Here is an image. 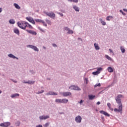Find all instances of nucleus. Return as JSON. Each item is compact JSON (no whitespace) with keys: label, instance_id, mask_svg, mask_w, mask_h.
<instances>
[{"label":"nucleus","instance_id":"obj_26","mask_svg":"<svg viewBox=\"0 0 127 127\" xmlns=\"http://www.w3.org/2000/svg\"><path fill=\"white\" fill-rule=\"evenodd\" d=\"M26 18L27 20H28V21H29V22H32V19L31 18V17H27Z\"/></svg>","mask_w":127,"mask_h":127},{"label":"nucleus","instance_id":"obj_43","mask_svg":"<svg viewBox=\"0 0 127 127\" xmlns=\"http://www.w3.org/2000/svg\"><path fill=\"white\" fill-rule=\"evenodd\" d=\"M120 12L122 13V14H123V15H126V13H124L123 10H120Z\"/></svg>","mask_w":127,"mask_h":127},{"label":"nucleus","instance_id":"obj_32","mask_svg":"<svg viewBox=\"0 0 127 127\" xmlns=\"http://www.w3.org/2000/svg\"><path fill=\"white\" fill-rule=\"evenodd\" d=\"M46 21L48 23V24H50V25H51V21L48 20V19H46Z\"/></svg>","mask_w":127,"mask_h":127},{"label":"nucleus","instance_id":"obj_44","mask_svg":"<svg viewBox=\"0 0 127 127\" xmlns=\"http://www.w3.org/2000/svg\"><path fill=\"white\" fill-rule=\"evenodd\" d=\"M16 126H17L18 127V126H19V125H20V123H19V122H17L16 123Z\"/></svg>","mask_w":127,"mask_h":127},{"label":"nucleus","instance_id":"obj_18","mask_svg":"<svg viewBox=\"0 0 127 127\" xmlns=\"http://www.w3.org/2000/svg\"><path fill=\"white\" fill-rule=\"evenodd\" d=\"M4 123V127H7L10 126V123L9 122H5Z\"/></svg>","mask_w":127,"mask_h":127},{"label":"nucleus","instance_id":"obj_37","mask_svg":"<svg viewBox=\"0 0 127 127\" xmlns=\"http://www.w3.org/2000/svg\"><path fill=\"white\" fill-rule=\"evenodd\" d=\"M69 89L70 90H74V85H71L70 86H69Z\"/></svg>","mask_w":127,"mask_h":127},{"label":"nucleus","instance_id":"obj_27","mask_svg":"<svg viewBox=\"0 0 127 127\" xmlns=\"http://www.w3.org/2000/svg\"><path fill=\"white\" fill-rule=\"evenodd\" d=\"M23 83H24V84H32V81H24L23 82Z\"/></svg>","mask_w":127,"mask_h":127},{"label":"nucleus","instance_id":"obj_49","mask_svg":"<svg viewBox=\"0 0 127 127\" xmlns=\"http://www.w3.org/2000/svg\"><path fill=\"white\" fill-rule=\"evenodd\" d=\"M27 47H30V48H32V45H28Z\"/></svg>","mask_w":127,"mask_h":127},{"label":"nucleus","instance_id":"obj_11","mask_svg":"<svg viewBox=\"0 0 127 127\" xmlns=\"http://www.w3.org/2000/svg\"><path fill=\"white\" fill-rule=\"evenodd\" d=\"M94 47L96 50H100V47L99 46V45L98 44L94 43Z\"/></svg>","mask_w":127,"mask_h":127},{"label":"nucleus","instance_id":"obj_47","mask_svg":"<svg viewBox=\"0 0 127 127\" xmlns=\"http://www.w3.org/2000/svg\"><path fill=\"white\" fill-rule=\"evenodd\" d=\"M27 31L29 32V33H31V34H32V30H28Z\"/></svg>","mask_w":127,"mask_h":127},{"label":"nucleus","instance_id":"obj_31","mask_svg":"<svg viewBox=\"0 0 127 127\" xmlns=\"http://www.w3.org/2000/svg\"><path fill=\"white\" fill-rule=\"evenodd\" d=\"M102 25H106V22H105V21H103V19H100Z\"/></svg>","mask_w":127,"mask_h":127},{"label":"nucleus","instance_id":"obj_48","mask_svg":"<svg viewBox=\"0 0 127 127\" xmlns=\"http://www.w3.org/2000/svg\"><path fill=\"white\" fill-rule=\"evenodd\" d=\"M59 14H60V15H61V16H64V15H63V13H59Z\"/></svg>","mask_w":127,"mask_h":127},{"label":"nucleus","instance_id":"obj_33","mask_svg":"<svg viewBox=\"0 0 127 127\" xmlns=\"http://www.w3.org/2000/svg\"><path fill=\"white\" fill-rule=\"evenodd\" d=\"M67 33H68V34H73V33H74V32L72 30L69 29Z\"/></svg>","mask_w":127,"mask_h":127},{"label":"nucleus","instance_id":"obj_40","mask_svg":"<svg viewBox=\"0 0 127 127\" xmlns=\"http://www.w3.org/2000/svg\"><path fill=\"white\" fill-rule=\"evenodd\" d=\"M42 23H43V25L44 26H47V24L45 23V22L43 21V22H42Z\"/></svg>","mask_w":127,"mask_h":127},{"label":"nucleus","instance_id":"obj_10","mask_svg":"<svg viewBox=\"0 0 127 127\" xmlns=\"http://www.w3.org/2000/svg\"><path fill=\"white\" fill-rule=\"evenodd\" d=\"M17 97H19V94L15 93L11 95V98H12V99H15Z\"/></svg>","mask_w":127,"mask_h":127},{"label":"nucleus","instance_id":"obj_9","mask_svg":"<svg viewBox=\"0 0 127 127\" xmlns=\"http://www.w3.org/2000/svg\"><path fill=\"white\" fill-rule=\"evenodd\" d=\"M49 119V116H42L40 117V119L41 120H47Z\"/></svg>","mask_w":127,"mask_h":127},{"label":"nucleus","instance_id":"obj_38","mask_svg":"<svg viewBox=\"0 0 127 127\" xmlns=\"http://www.w3.org/2000/svg\"><path fill=\"white\" fill-rule=\"evenodd\" d=\"M92 74H93V75H99V73H98V72L97 71L92 72Z\"/></svg>","mask_w":127,"mask_h":127},{"label":"nucleus","instance_id":"obj_3","mask_svg":"<svg viewBox=\"0 0 127 127\" xmlns=\"http://www.w3.org/2000/svg\"><path fill=\"white\" fill-rule=\"evenodd\" d=\"M45 14H46V15H47L48 16H49L51 18H54V17H55L56 16L55 13H54L53 12H45Z\"/></svg>","mask_w":127,"mask_h":127},{"label":"nucleus","instance_id":"obj_24","mask_svg":"<svg viewBox=\"0 0 127 127\" xmlns=\"http://www.w3.org/2000/svg\"><path fill=\"white\" fill-rule=\"evenodd\" d=\"M9 22L11 24H14V23H15V21H14V20L13 19H10Z\"/></svg>","mask_w":127,"mask_h":127},{"label":"nucleus","instance_id":"obj_25","mask_svg":"<svg viewBox=\"0 0 127 127\" xmlns=\"http://www.w3.org/2000/svg\"><path fill=\"white\" fill-rule=\"evenodd\" d=\"M73 8L75 11H79L80 10L79 7H77V6H73Z\"/></svg>","mask_w":127,"mask_h":127},{"label":"nucleus","instance_id":"obj_19","mask_svg":"<svg viewBox=\"0 0 127 127\" xmlns=\"http://www.w3.org/2000/svg\"><path fill=\"white\" fill-rule=\"evenodd\" d=\"M101 71H103V68L99 67V68H97V70L96 71L98 72V74H100L101 73Z\"/></svg>","mask_w":127,"mask_h":127},{"label":"nucleus","instance_id":"obj_13","mask_svg":"<svg viewBox=\"0 0 127 127\" xmlns=\"http://www.w3.org/2000/svg\"><path fill=\"white\" fill-rule=\"evenodd\" d=\"M14 33H16V34L19 35V30H18V29L17 28L14 29Z\"/></svg>","mask_w":127,"mask_h":127},{"label":"nucleus","instance_id":"obj_8","mask_svg":"<svg viewBox=\"0 0 127 127\" xmlns=\"http://www.w3.org/2000/svg\"><path fill=\"white\" fill-rule=\"evenodd\" d=\"M100 113L102 114V115H104V116H106V117H110V114L103 110L100 111Z\"/></svg>","mask_w":127,"mask_h":127},{"label":"nucleus","instance_id":"obj_57","mask_svg":"<svg viewBox=\"0 0 127 127\" xmlns=\"http://www.w3.org/2000/svg\"><path fill=\"white\" fill-rule=\"evenodd\" d=\"M1 11H2V8H0V13L1 12Z\"/></svg>","mask_w":127,"mask_h":127},{"label":"nucleus","instance_id":"obj_28","mask_svg":"<svg viewBox=\"0 0 127 127\" xmlns=\"http://www.w3.org/2000/svg\"><path fill=\"white\" fill-rule=\"evenodd\" d=\"M32 49L35 50V51H39V49L38 48H37V47L34 46H32Z\"/></svg>","mask_w":127,"mask_h":127},{"label":"nucleus","instance_id":"obj_50","mask_svg":"<svg viewBox=\"0 0 127 127\" xmlns=\"http://www.w3.org/2000/svg\"><path fill=\"white\" fill-rule=\"evenodd\" d=\"M53 46L54 47H57V45H56V44H53Z\"/></svg>","mask_w":127,"mask_h":127},{"label":"nucleus","instance_id":"obj_53","mask_svg":"<svg viewBox=\"0 0 127 127\" xmlns=\"http://www.w3.org/2000/svg\"><path fill=\"white\" fill-rule=\"evenodd\" d=\"M109 51L110 52H111V53H113V50H112V49H109Z\"/></svg>","mask_w":127,"mask_h":127},{"label":"nucleus","instance_id":"obj_23","mask_svg":"<svg viewBox=\"0 0 127 127\" xmlns=\"http://www.w3.org/2000/svg\"><path fill=\"white\" fill-rule=\"evenodd\" d=\"M107 106H108L109 109H110V110H111V111H114V108H111V103H107Z\"/></svg>","mask_w":127,"mask_h":127},{"label":"nucleus","instance_id":"obj_15","mask_svg":"<svg viewBox=\"0 0 127 127\" xmlns=\"http://www.w3.org/2000/svg\"><path fill=\"white\" fill-rule=\"evenodd\" d=\"M96 96L93 95H88V98L90 100H93L94 98H95Z\"/></svg>","mask_w":127,"mask_h":127},{"label":"nucleus","instance_id":"obj_21","mask_svg":"<svg viewBox=\"0 0 127 127\" xmlns=\"http://www.w3.org/2000/svg\"><path fill=\"white\" fill-rule=\"evenodd\" d=\"M14 6L17 9H20V6H19V5H18V4L15 3H14Z\"/></svg>","mask_w":127,"mask_h":127},{"label":"nucleus","instance_id":"obj_34","mask_svg":"<svg viewBox=\"0 0 127 127\" xmlns=\"http://www.w3.org/2000/svg\"><path fill=\"white\" fill-rule=\"evenodd\" d=\"M68 1H70L71 2H78V0H67Z\"/></svg>","mask_w":127,"mask_h":127},{"label":"nucleus","instance_id":"obj_42","mask_svg":"<svg viewBox=\"0 0 127 127\" xmlns=\"http://www.w3.org/2000/svg\"><path fill=\"white\" fill-rule=\"evenodd\" d=\"M0 127H4V123L0 124Z\"/></svg>","mask_w":127,"mask_h":127},{"label":"nucleus","instance_id":"obj_14","mask_svg":"<svg viewBox=\"0 0 127 127\" xmlns=\"http://www.w3.org/2000/svg\"><path fill=\"white\" fill-rule=\"evenodd\" d=\"M107 70L108 72H110V73L114 72V69L111 66L108 67Z\"/></svg>","mask_w":127,"mask_h":127},{"label":"nucleus","instance_id":"obj_29","mask_svg":"<svg viewBox=\"0 0 127 127\" xmlns=\"http://www.w3.org/2000/svg\"><path fill=\"white\" fill-rule=\"evenodd\" d=\"M121 50L122 52V53H125L126 52V49L123 47H121Z\"/></svg>","mask_w":127,"mask_h":127},{"label":"nucleus","instance_id":"obj_5","mask_svg":"<svg viewBox=\"0 0 127 127\" xmlns=\"http://www.w3.org/2000/svg\"><path fill=\"white\" fill-rule=\"evenodd\" d=\"M75 122H76V123L80 124V123H81V122H82V117L80 116H77L76 118H75Z\"/></svg>","mask_w":127,"mask_h":127},{"label":"nucleus","instance_id":"obj_6","mask_svg":"<svg viewBox=\"0 0 127 127\" xmlns=\"http://www.w3.org/2000/svg\"><path fill=\"white\" fill-rule=\"evenodd\" d=\"M62 95H63L64 97H68V96H71L72 93L70 92H65L62 93Z\"/></svg>","mask_w":127,"mask_h":127},{"label":"nucleus","instance_id":"obj_16","mask_svg":"<svg viewBox=\"0 0 127 127\" xmlns=\"http://www.w3.org/2000/svg\"><path fill=\"white\" fill-rule=\"evenodd\" d=\"M8 57H10V58H13V59H15L16 57L15 56H13V55L10 54L8 55ZM16 59H18L17 58H16Z\"/></svg>","mask_w":127,"mask_h":127},{"label":"nucleus","instance_id":"obj_41","mask_svg":"<svg viewBox=\"0 0 127 127\" xmlns=\"http://www.w3.org/2000/svg\"><path fill=\"white\" fill-rule=\"evenodd\" d=\"M44 92V90H41L40 92H38L37 94H42V93Z\"/></svg>","mask_w":127,"mask_h":127},{"label":"nucleus","instance_id":"obj_36","mask_svg":"<svg viewBox=\"0 0 127 127\" xmlns=\"http://www.w3.org/2000/svg\"><path fill=\"white\" fill-rule=\"evenodd\" d=\"M101 86V83H99L94 85V88H97V87H100Z\"/></svg>","mask_w":127,"mask_h":127},{"label":"nucleus","instance_id":"obj_4","mask_svg":"<svg viewBox=\"0 0 127 127\" xmlns=\"http://www.w3.org/2000/svg\"><path fill=\"white\" fill-rule=\"evenodd\" d=\"M123 111V105H119V109L115 108L114 109V112H118V113H120V112H122Z\"/></svg>","mask_w":127,"mask_h":127},{"label":"nucleus","instance_id":"obj_52","mask_svg":"<svg viewBox=\"0 0 127 127\" xmlns=\"http://www.w3.org/2000/svg\"><path fill=\"white\" fill-rule=\"evenodd\" d=\"M85 81L86 82V84H88V78H85Z\"/></svg>","mask_w":127,"mask_h":127},{"label":"nucleus","instance_id":"obj_39","mask_svg":"<svg viewBox=\"0 0 127 127\" xmlns=\"http://www.w3.org/2000/svg\"><path fill=\"white\" fill-rule=\"evenodd\" d=\"M49 126V123H46V124L44 125V127H48Z\"/></svg>","mask_w":127,"mask_h":127},{"label":"nucleus","instance_id":"obj_56","mask_svg":"<svg viewBox=\"0 0 127 127\" xmlns=\"http://www.w3.org/2000/svg\"><path fill=\"white\" fill-rule=\"evenodd\" d=\"M83 103V100H81L79 102L80 104H82Z\"/></svg>","mask_w":127,"mask_h":127},{"label":"nucleus","instance_id":"obj_51","mask_svg":"<svg viewBox=\"0 0 127 127\" xmlns=\"http://www.w3.org/2000/svg\"><path fill=\"white\" fill-rule=\"evenodd\" d=\"M36 127H42V125H39L36 126Z\"/></svg>","mask_w":127,"mask_h":127},{"label":"nucleus","instance_id":"obj_54","mask_svg":"<svg viewBox=\"0 0 127 127\" xmlns=\"http://www.w3.org/2000/svg\"><path fill=\"white\" fill-rule=\"evenodd\" d=\"M101 104V102L98 101L97 103V105H99Z\"/></svg>","mask_w":127,"mask_h":127},{"label":"nucleus","instance_id":"obj_45","mask_svg":"<svg viewBox=\"0 0 127 127\" xmlns=\"http://www.w3.org/2000/svg\"><path fill=\"white\" fill-rule=\"evenodd\" d=\"M64 29L65 30H67V31H68L70 29H69V28H68L67 27H66L64 28Z\"/></svg>","mask_w":127,"mask_h":127},{"label":"nucleus","instance_id":"obj_2","mask_svg":"<svg viewBox=\"0 0 127 127\" xmlns=\"http://www.w3.org/2000/svg\"><path fill=\"white\" fill-rule=\"evenodd\" d=\"M122 98H123V95H122L121 94L117 96V97L116 98V102H117V103H118L119 106H120L121 105H123V104H122V100H121V99H122Z\"/></svg>","mask_w":127,"mask_h":127},{"label":"nucleus","instance_id":"obj_12","mask_svg":"<svg viewBox=\"0 0 127 127\" xmlns=\"http://www.w3.org/2000/svg\"><path fill=\"white\" fill-rule=\"evenodd\" d=\"M68 102V99H62V103L63 104H67Z\"/></svg>","mask_w":127,"mask_h":127},{"label":"nucleus","instance_id":"obj_58","mask_svg":"<svg viewBox=\"0 0 127 127\" xmlns=\"http://www.w3.org/2000/svg\"><path fill=\"white\" fill-rule=\"evenodd\" d=\"M123 10H124V11H127V9L126 8L123 9Z\"/></svg>","mask_w":127,"mask_h":127},{"label":"nucleus","instance_id":"obj_55","mask_svg":"<svg viewBox=\"0 0 127 127\" xmlns=\"http://www.w3.org/2000/svg\"><path fill=\"white\" fill-rule=\"evenodd\" d=\"M32 24H35V21H34L33 20H32Z\"/></svg>","mask_w":127,"mask_h":127},{"label":"nucleus","instance_id":"obj_30","mask_svg":"<svg viewBox=\"0 0 127 127\" xmlns=\"http://www.w3.org/2000/svg\"><path fill=\"white\" fill-rule=\"evenodd\" d=\"M112 18H113V16H108L107 17L106 19H107V20L110 21V20H111V19H112Z\"/></svg>","mask_w":127,"mask_h":127},{"label":"nucleus","instance_id":"obj_22","mask_svg":"<svg viewBox=\"0 0 127 127\" xmlns=\"http://www.w3.org/2000/svg\"><path fill=\"white\" fill-rule=\"evenodd\" d=\"M74 90H75L76 91H80L81 90V89H80V88H79V87H78V86H75L74 85Z\"/></svg>","mask_w":127,"mask_h":127},{"label":"nucleus","instance_id":"obj_60","mask_svg":"<svg viewBox=\"0 0 127 127\" xmlns=\"http://www.w3.org/2000/svg\"><path fill=\"white\" fill-rule=\"evenodd\" d=\"M0 94H1V91L0 90Z\"/></svg>","mask_w":127,"mask_h":127},{"label":"nucleus","instance_id":"obj_1","mask_svg":"<svg viewBox=\"0 0 127 127\" xmlns=\"http://www.w3.org/2000/svg\"><path fill=\"white\" fill-rule=\"evenodd\" d=\"M17 24L19 27L22 29H25L26 27H28V28H32V26L25 21L18 22Z\"/></svg>","mask_w":127,"mask_h":127},{"label":"nucleus","instance_id":"obj_7","mask_svg":"<svg viewBox=\"0 0 127 127\" xmlns=\"http://www.w3.org/2000/svg\"><path fill=\"white\" fill-rule=\"evenodd\" d=\"M47 96H50V95H55L57 96L58 94L56 92H54L53 91H49L47 94H46Z\"/></svg>","mask_w":127,"mask_h":127},{"label":"nucleus","instance_id":"obj_17","mask_svg":"<svg viewBox=\"0 0 127 127\" xmlns=\"http://www.w3.org/2000/svg\"><path fill=\"white\" fill-rule=\"evenodd\" d=\"M105 57L107 59H108V60H109L110 61H113V59H112V58H111L108 55H106Z\"/></svg>","mask_w":127,"mask_h":127},{"label":"nucleus","instance_id":"obj_35","mask_svg":"<svg viewBox=\"0 0 127 127\" xmlns=\"http://www.w3.org/2000/svg\"><path fill=\"white\" fill-rule=\"evenodd\" d=\"M35 21H36V22H43V20L38 19H35Z\"/></svg>","mask_w":127,"mask_h":127},{"label":"nucleus","instance_id":"obj_20","mask_svg":"<svg viewBox=\"0 0 127 127\" xmlns=\"http://www.w3.org/2000/svg\"><path fill=\"white\" fill-rule=\"evenodd\" d=\"M55 102L56 103H58V104L62 103V99H57L56 100Z\"/></svg>","mask_w":127,"mask_h":127},{"label":"nucleus","instance_id":"obj_59","mask_svg":"<svg viewBox=\"0 0 127 127\" xmlns=\"http://www.w3.org/2000/svg\"><path fill=\"white\" fill-rule=\"evenodd\" d=\"M14 82V83H17V81L14 80V81H13Z\"/></svg>","mask_w":127,"mask_h":127},{"label":"nucleus","instance_id":"obj_46","mask_svg":"<svg viewBox=\"0 0 127 127\" xmlns=\"http://www.w3.org/2000/svg\"><path fill=\"white\" fill-rule=\"evenodd\" d=\"M32 34L34 35H36L37 33H36V32L32 31Z\"/></svg>","mask_w":127,"mask_h":127}]
</instances>
